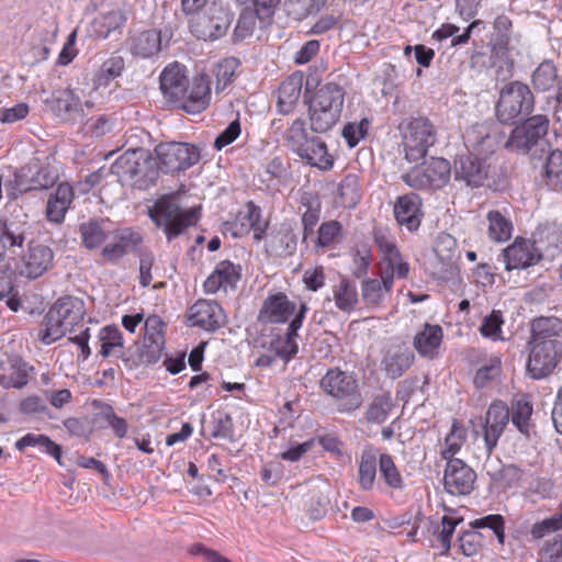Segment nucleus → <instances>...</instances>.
I'll list each match as a JSON object with an SVG mask.
<instances>
[{"mask_svg":"<svg viewBox=\"0 0 562 562\" xmlns=\"http://www.w3.org/2000/svg\"><path fill=\"white\" fill-rule=\"evenodd\" d=\"M463 139L471 153L459 156L454 161V178L469 187L479 188L487 177V167L481 157L495 150L496 140L487 123L472 125L465 131Z\"/></svg>","mask_w":562,"mask_h":562,"instance_id":"f257e3e1","label":"nucleus"},{"mask_svg":"<svg viewBox=\"0 0 562 562\" xmlns=\"http://www.w3.org/2000/svg\"><path fill=\"white\" fill-rule=\"evenodd\" d=\"M85 303L75 296L60 297L46 313L38 338L50 345L67 333H71L85 317Z\"/></svg>","mask_w":562,"mask_h":562,"instance_id":"f03ea898","label":"nucleus"},{"mask_svg":"<svg viewBox=\"0 0 562 562\" xmlns=\"http://www.w3.org/2000/svg\"><path fill=\"white\" fill-rule=\"evenodd\" d=\"M344 102L345 90L339 85L328 82L318 88L308 101L312 132L322 134L330 131L340 119Z\"/></svg>","mask_w":562,"mask_h":562,"instance_id":"7ed1b4c3","label":"nucleus"},{"mask_svg":"<svg viewBox=\"0 0 562 562\" xmlns=\"http://www.w3.org/2000/svg\"><path fill=\"white\" fill-rule=\"evenodd\" d=\"M286 147L311 167L327 171L334 166V158L329 155L325 142L310 135L305 121L295 119L284 135Z\"/></svg>","mask_w":562,"mask_h":562,"instance_id":"20e7f679","label":"nucleus"},{"mask_svg":"<svg viewBox=\"0 0 562 562\" xmlns=\"http://www.w3.org/2000/svg\"><path fill=\"white\" fill-rule=\"evenodd\" d=\"M549 120L543 115L529 117L522 125L516 126L506 148L518 154L529 155L532 160H542L549 153L550 144L546 138Z\"/></svg>","mask_w":562,"mask_h":562,"instance_id":"39448f33","label":"nucleus"},{"mask_svg":"<svg viewBox=\"0 0 562 562\" xmlns=\"http://www.w3.org/2000/svg\"><path fill=\"white\" fill-rule=\"evenodd\" d=\"M319 387L334 401L339 413L350 414L362 405L358 380L351 372L329 369L321 379Z\"/></svg>","mask_w":562,"mask_h":562,"instance_id":"423d86ee","label":"nucleus"},{"mask_svg":"<svg viewBox=\"0 0 562 562\" xmlns=\"http://www.w3.org/2000/svg\"><path fill=\"white\" fill-rule=\"evenodd\" d=\"M57 178L56 171L46 160L32 158L14 171L13 178L4 183V188L9 198L14 200L29 191L45 190L53 187Z\"/></svg>","mask_w":562,"mask_h":562,"instance_id":"0eeeda50","label":"nucleus"},{"mask_svg":"<svg viewBox=\"0 0 562 562\" xmlns=\"http://www.w3.org/2000/svg\"><path fill=\"white\" fill-rule=\"evenodd\" d=\"M199 211L198 207L182 211L177 199L162 196L155 203L150 211V217L158 227L164 229L167 239L170 241L182 234L186 228L196 223Z\"/></svg>","mask_w":562,"mask_h":562,"instance_id":"6e6552de","label":"nucleus"},{"mask_svg":"<svg viewBox=\"0 0 562 562\" xmlns=\"http://www.w3.org/2000/svg\"><path fill=\"white\" fill-rule=\"evenodd\" d=\"M405 159L409 162L426 157L436 143V131L427 117H411L400 125Z\"/></svg>","mask_w":562,"mask_h":562,"instance_id":"1a4fd4ad","label":"nucleus"},{"mask_svg":"<svg viewBox=\"0 0 562 562\" xmlns=\"http://www.w3.org/2000/svg\"><path fill=\"white\" fill-rule=\"evenodd\" d=\"M533 109V95L529 87L519 81H514L501 91L496 105V115L503 123L514 122L518 117H525Z\"/></svg>","mask_w":562,"mask_h":562,"instance_id":"9d476101","label":"nucleus"},{"mask_svg":"<svg viewBox=\"0 0 562 562\" xmlns=\"http://www.w3.org/2000/svg\"><path fill=\"white\" fill-rule=\"evenodd\" d=\"M451 175L447 159L431 157L402 176L403 181L415 190H437L445 187Z\"/></svg>","mask_w":562,"mask_h":562,"instance_id":"9b49d317","label":"nucleus"},{"mask_svg":"<svg viewBox=\"0 0 562 562\" xmlns=\"http://www.w3.org/2000/svg\"><path fill=\"white\" fill-rule=\"evenodd\" d=\"M156 160L164 172L187 170L201 158L199 147L188 143H161L155 147Z\"/></svg>","mask_w":562,"mask_h":562,"instance_id":"f8f14e48","label":"nucleus"},{"mask_svg":"<svg viewBox=\"0 0 562 562\" xmlns=\"http://www.w3.org/2000/svg\"><path fill=\"white\" fill-rule=\"evenodd\" d=\"M530 345L527 371L532 379L540 380L555 369L562 357V344L557 339H547Z\"/></svg>","mask_w":562,"mask_h":562,"instance_id":"ddd939ff","label":"nucleus"},{"mask_svg":"<svg viewBox=\"0 0 562 562\" xmlns=\"http://www.w3.org/2000/svg\"><path fill=\"white\" fill-rule=\"evenodd\" d=\"M375 244L382 255L380 262V278L394 284V279H405L409 273V265L403 260L395 243L384 233H378Z\"/></svg>","mask_w":562,"mask_h":562,"instance_id":"4468645a","label":"nucleus"},{"mask_svg":"<svg viewBox=\"0 0 562 562\" xmlns=\"http://www.w3.org/2000/svg\"><path fill=\"white\" fill-rule=\"evenodd\" d=\"M307 310V305L305 303H301L297 313L289 323L285 333L271 339L269 350L276 358H279L284 362H289L297 353V330L302 327Z\"/></svg>","mask_w":562,"mask_h":562,"instance_id":"2eb2a0df","label":"nucleus"},{"mask_svg":"<svg viewBox=\"0 0 562 562\" xmlns=\"http://www.w3.org/2000/svg\"><path fill=\"white\" fill-rule=\"evenodd\" d=\"M211 100V87L209 77L204 74L188 80L182 100H176L175 106L190 114H196L207 108Z\"/></svg>","mask_w":562,"mask_h":562,"instance_id":"dca6fc26","label":"nucleus"},{"mask_svg":"<svg viewBox=\"0 0 562 562\" xmlns=\"http://www.w3.org/2000/svg\"><path fill=\"white\" fill-rule=\"evenodd\" d=\"M225 318L222 306L213 300L200 299L188 311L190 325L205 331L217 330L225 324Z\"/></svg>","mask_w":562,"mask_h":562,"instance_id":"f3484780","label":"nucleus"},{"mask_svg":"<svg viewBox=\"0 0 562 562\" xmlns=\"http://www.w3.org/2000/svg\"><path fill=\"white\" fill-rule=\"evenodd\" d=\"M476 473L461 459L447 462L443 475L445 490L451 495H468L474 488Z\"/></svg>","mask_w":562,"mask_h":562,"instance_id":"a211bd4d","label":"nucleus"},{"mask_svg":"<svg viewBox=\"0 0 562 562\" xmlns=\"http://www.w3.org/2000/svg\"><path fill=\"white\" fill-rule=\"evenodd\" d=\"M505 269H527L541 259L533 239L516 237L514 243L506 247L503 252Z\"/></svg>","mask_w":562,"mask_h":562,"instance_id":"6ab92c4d","label":"nucleus"},{"mask_svg":"<svg viewBox=\"0 0 562 562\" xmlns=\"http://www.w3.org/2000/svg\"><path fill=\"white\" fill-rule=\"evenodd\" d=\"M296 304L284 293L277 292L269 294L259 311L258 319L263 324H284L294 318Z\"/></svg>","mask_w":562,"mask_h":562,"instance_id":"aec40b11","label":"nucleus"},{"mask_svg":"<svg viewBox=\"0 0 562 562\" xmlns=\"http://www.w3.org/2000/svg\"><path fill=\"white\" fill-rule=\"evenodd\" d=\"M509 417V409L503 402H494L490 405L483 426V439L487 454H491L497 446V441L508 424Z\"/></svg>","mask_w":562,"mask_h":562,"instance_id":"412c9836","label":"nucleus"},{"mask_svg":"<svg viewBox=\"0 0 562 562\" xmlns=\"http://www.w3.org/2000/svg\"><path fill=\"white\" fill-rule=\"evenodd\" d=\"M239 279L240 267L228 260H223L216 265L214 271L204 281L203 288L210 294H215L221 290L227 292L229 289L236 288Z\"/></svg>","mask_w":562,"mask_h":562,"instance_id":"4be33fe9","label":"nucleus"},{"mask_svg":"<svg viewBox=\"0 0 562 562\" xmlns=\"http://www.w3.org/2000/svg\"><path fill=\"white\" fill-rule=\"evenodd\" d=\"M188 80L186 67L179 63L169 64L160 74V90L172 105L182 100Z\"/></svg>","mask_w":562,"mask_h":562,"instance_id":"5701e85b","label":"nucleus"},{"mask_svg":"<svg viewBox=\"0 0 562 562\" xmlns=\"http://www.w3.org/2000/svg\"><path fill=\"white\" fill-rule=\"evenodd\" d=\"M162 46L161 31L157 29L135 30L128 37V49L133 56L151 58Z\"/></svg>","mask_w":562,"mask_h":562,"instance_id":"b1692460","label":"nucleus"},{"mask_svg":"<svg viewBox=\"0 0 562 562\" xmlns=\"http://www.w3.org/2000/svg\"><path fill=\"white\" fill-rule=\"evenodd\" d=\"M422 199L416 193H408L397 198L394 204L396 222L409 232L418 229L422 223Z\"/></svg>","mask_w":562,"mask_h":562,"instance_id":"393cba45","label":"nucleus"},{"mask_svg":"<svg viewBox=\"0 0 562 562\" xmlns=\"http://www.w3.org/2000/svg\"><path fill=\"white\" fill-rule=\"evenodd\" d=\"M53 259L54 252L48 246L30 244L27 252L23 257L22 274L30 279H36L52 267Z\"/></svg>","mask_w":562,"mask_h":562,"instance_id":"a878e982","label":"nucleus"},{"mask_svg":"<svg viewBox=\"0 0 562 562\" xmlns=\"http://www.w3.org/2000/svg\"><path fill=\"white\" fill-rule=\"evenodd\" d=\"M532 239L540 258L543 256L554 258L562 252V228L557 224L538 227Z\"/></svg>","mask_w":562,"mask_h":562,"instance_id":"bb28decb","label":"nucleus"},{"mask_svg":"<svg viewBox=\"0 0 562 562\" xmlns=\"http://www.w3.org/2000/svg\"><path fill=\"white\" fill-rule=\"evenodd\" d=\"M304 76L301 71L290 75L279 87L278 110L281 114L291 113L302 93Z\"/></svg>","mask_w":562,"mask_h":562,"instance_id":"cd10ccee","label":"nucleus"},{"mask_svg":"<svg viewBox=\"0 0 562 562\" xmlns=\"http://www.w3.org/2000/svg\"><path fill=\"white\" fill-rule=\"evenodd\" d=\"M443 338L442 328L439 325L425 324L414 337V348L425 358L434 359Z\"/></svg>","mask_w":562,"mask_h":562,"instance_id":"c85d7f7f","label":"nucleus"},{"mask_svg":"<svg viewBox=\"0 0 562 562\" xmlns=\"http://www.w3.org/2000/svg\"><path fill=\"white\" fill-rule=\"evenodd\" d=\"M335 306L342 313H351L359 303V293L357 284L353 280L346 277L341 278L338 283L331 286V297Z\"/></svg>","mask_w":562,"mask_h":562,"instance_id":"c756f323","label":"nucleus"},{"mask_svg":"<svg viewBox=\"0 0 562 562\" xmlns=\"http://www.w3.org/2000/svg\"><path fill=\"white\" fill-rule=\"evenodd\" d=\"M414 353L404 346L391 347L382 359V368L392 379L400 378L414 362Z\"/></svg>","mask_w":562,"mask_h":562,"instance_id":"7c9ffc66","label":"nucleus"},{"mask_svg":"<svg viewBox=\"0 0 562 562\" xmlns=\"http://www.w3.org/2000/svg\"><path fill=\"white\" fill-rule=\"evenodd\" d=\"M74 191L68 183H59L53 194H50L47 206L46 216L49 222L61 223L72 202Z\"/></svg>","mask_w":562,"mask_h":562,"instance_id":"2f4dec72","label":"nucleus"},{"mask_svg":"<svg viewBox=\"0 0 562 562\" xmlns=\"http://www.w3.org/2000/svg\"><path fill=\"white\" fill-rule=\"evenodd\" d=\"M541 168V176L546 186L551 190L562 188V151L560 149L551 150L543 156L542 160L535 161V168Z\"/></svg>","mask_w":562,"mask_h":562,"instance_id":"473e14b6","label":"nucleus"},{"mask_svg":"<svg viewBox=\"0 0 562 562\" xmlns=\"http://www.w3.org/2000/svg\"><path fill=\"white\" fill-rule=\"evenodd\" d=\"M361 297L370 308L381 307L385 299L391 294L393 284L385 279H363L361 281Z\"/></svg>","mask_w":562,"mask_h":562,"instance_id":"72a5a7b5","label":"nucleus"},{"mask_svg":"<svg viewBox=\"0 0 562 562\" xmlns=\"http://www.w3.org/2000/svg\"><path fill=\"white\" fill-rule=\"evenodd\" d=\"M143 155V149L126 150L111 167V171L115 175L122 183H130L133 186L135 180V173L138 166H143V161H139V157Z\"/></svg>","mask_w":562,"mask_h":562,"instance_id":"f704fd0d","label":"nucleus"},{"mask_svg":"<svg viewBox=\"0 0 562 562\" xmlns=\"http://www.w3.org/2000/svg\"><path fill=\"white\" fill-rule=\"evenodd\" d=\"M109 224V220H90L80 224L79 232L83 246L90 250L102 246L108 239Z\"/></svg>","mask_w":562,"mask_h":562,"instance_id":"c9c22d12","label":"nucleus"},{"mask_svg":"<svg viewBox=\"0 0 562 562\" xmlns=\"http://www.w3.org/2000/svg\"><path fill=\"white\" fill-rule=\"evenodd\" d=\"M378 461L375 448L367 447L363 449L358 464L359 485L363 491H370L374 486Z\"/></svg>","mask_w":562,"mask_h":562,"instance_id":"e433bc0d","label":"nucleus"},{"mask_svg":"<svg viewBox=\"0 0 562 562\" xmlns=\"http://www.w3.org/2000/svg\"><path fill=\"white\" fill-rule=\"evenodd\" d=\"M486 225L488 237L496 243H504L512 237L513 223L506 214L498 210L487 212Z\"/></svg>","mask_w":562,"mask_h":562,"instance_id":"4c0bfd02","label":"nucleus"},{"mask_svg":"<svg viewBox=\"0 0 562 562\" xmlns=\"http://www.w3.org/2000/svg\"><path fill=\"white\" fill-rule=\"evenodd\" d=\"M30 366L20 358L9 361L8 370L0 374V385L4 389H22L27 383Z\"/></svg>","mask_w":562,"mask_h":562,"instance_id":"58836bf2","label":"nucleus"},{"mask_svg":"<svg viewBox=\"0 0 562 562\" xmlns=\"http://www.w3.org/2000/svg\"><path fill=\"white\" fill-rule=\"evenodd\" d=\"M266 247L273 256H289L296 248V236L290 228H281L267 239Z\"/></svg>","mask_w":562,"mask_h":562,"instance_id":"ea45409f","label":"nucleus"},{"mask_svg":"<svg viewBox=\"0 0 562 562\" xmlns=\"http://www.w3.org/2000/svg\"><path fill=\"white\" fill-rule=\"evenodd\" d=\"M165 348L162 331L156 330L153 334H145L144 344L139 351V361L144 364H154L159 361Z\"/></svg>","mask_w":562,"mask_h":562,"instance_id":"a19ab883","label":"nucleus"},{"mask_svg":"<svg viewBox=\"0 0 562 562\" xmlns=\"http://www.w3.org/2000/svg\"><path fill=\"white\" fill-rule=\"evenodd\" d=\"M562 333V321L557 317H539L531 324V340L535 344L540 340L555 339Z\"/></svg>","mask_w":562,"mask_h":562,"instance_id":"79ce46f5","label":"nucleus"},{"mask_svg":"<svg viewBox=\"0 0 562 562\" xmlns=\"http://www.w3.org/2000/svg\"><path fill=\"white\" fill-rule=\"evenodd\" d=\"M491 60L492 66L495 68L496 78L498 80H506L507 78L512 77L514 60L506 44L497 43L493 46Z\"/></svg>","mask_w":562,"mask_h":562,"instance_id":"37998d69","label":"nucleus"},{"mask_svg":"<svg viewBox=\"0 0 562 562\" xmlns=\"http://www.w3.org/2000/svg\"><path fill=\"white\" fill-rule=\"evenodd\" d=\"M531 81L538 91H549L559 86L560 81L554 64L550 60L542 61L532 72Z\"/></svg>","mask_w":562,"mask_h":562,"instance_id":"c03bdc74","label":"nucleus"},{"mask_svg":"<svg viewBox=\"0 0 562 562\" xmlns=\"http://www.w3.org/2000/svg\"><path fill=\"white\" fill-rule=\"evenodd\" d=\"M143 166H138L135 173L133 186L138 189H145L154 183L158 177V162L154 159L147 150L143 149V155L139 157Z\"/></svg>","mask_w":562,"mask_h":562,"instance_id":"a18cd8bd","label":"nucleus"},{"mask_svg":"<svg viewBox=\"0 0 562 562\" xmlns=\"http://www.w3.org/2000/svg\"><path fill=\"white\" fill-rule=\"evenodd\" d=\"M100 355L108 358L114 355L117 349L123 348L122 333L115 325H108L101 328L99 333Z\"/></svg>","mask_w":562,"mask_h":562,"instance_id":"49530a36","label":"nucleus"},{"mask_svg":"<svg viewBox=\"0 0 562 562\" xmlns=\"http://www.w3.org/2000/svg\"><path fill=\"white\" fill-rule=\"evenodd\" d=\"M393 408V401L390 393H382L374 396L369 405L366 417L368 422L374 424L384 423Z\"/></svg>","mask_w":562,"mask_h":562,"instance_id":"de8ad7c7","label":"nucleus"},{"mask_svg":"<svg viewBox=\"0 0 562 562\" xmlns=\"http://www.w3.org/2000/svg\"><path fill=\"white\" fill-rule=\"evenodd\" d=\"M379 470L385 484L392 490H403L404 480L394 463L392 456L382 453L379 456Z\"/></svg>","mask_w":562,"mask_h":562,"instance_id":"09e8293b","label":"nucleus"},{"mask_svg":"<svg viewBox=\"0 0 562 562\" xmlns=\"http://www.w3.org/2000/svg\"><path fill=\"white\" fill-rule=\"evenodd\" d=\"M467 438V430L459 423L453 422L450 432L445 438V445L441 456L447 462L456 459L454 456L460 451Z\"/></svg>","mask_w":562,"mask_h":562,"instance_id":"8fccbe9b","label":"nucleus"},{"mask_svg":"<svg viewBox=\"0 0 562 562\" xmlns=\"http://www.w3.org/2000/svg\"><path fill=\"white\" fill-rule=\"evenodd\" d=\"M238 66L239 60L235 57L224 58L215 65L213 72L216 79L215 91L217 93L232 82Z\"/></svg>","mask_w":562,"mask_h":562,"instance_id":"3c124183","label":"nucleus"},{"mask_svg":"<svg viewBox=\"0 0 562 562\" xmlns=\"http://www.w3.org/2000/svg\"><path fill=\"white\" fill-rule=\"evenodd\" d=\"M338 191L344 206L355 207L361 199L358 176L355 173L346 175L339 183Z\"/></svg>","mask_w":562,"mask_h":562,"instance_id":"603ef678","label":"nucleus"},{"mask_svg":"<svg viewBox=\"0 0 562 562\" xmlns=\"http://www.w3.org/2000/svg\"><path fill=\"white\" fill-rule=\"evenodd\" d=\"M462 521L461 518L451 517V516H442L441 518V529L437 535V548L440 549L439 554L442 557H447L451 549V539L454 533L457 526Z\"/></svg>","mask_w":562,"mask_h":562,"instance_id":"864d4df0","label":"nucleus"},{"mask_svg":"<svg viewBox=\"0 0 562 562\" xmlns=\"http://www.w3.org/2000/svg\"><path fill=\"white\" fill-rule=\"evenodd\" d=\"M211 437L216 439H232L234 424L232 416L223 411H216L211 416Z\"/></svg>","mask_w":562,"mask_h":562,"instance_id":"5fc2aeb1","label":"nucleus"},{"mask_svg":"<svg viewBox=\"0 0 562 562\" xmlns=\"http://www.w3.org/2000/svg\"><path fill=\"white\" fill-rule=\"evenodd\" d=\"M531 415L532 405L527 400H518L513 404L512 423L524 435L529 434Z\"/></svg>","mask_w":562,"mask_h":562,"instance_id":"6e6d98bb","label":"nucleus"},{"mask_svg":"<svg viewBox=\"0 0 562 562\" xmlns=\"http://www.w3.org/2000/svg\"><path fill=\"white\" fill-rule=\"evenodd\" d=\"M437 258L445 265L451 266L456 259L457 240L450 234H439L434 248Z\"/></svg>","mask_w":562,"mask_h":562,"instance_id":"4d7b16f0","label":"nucleus"},{"mask_svg":"<svg viewBox=\"0 0 562 562\" xmlns=\"http://www.w3.org/2000/svg\"><path fill=\"white\" fill-rule=\"evenodd\" d=\"M502 360L498 356L491 357L481 368L477 369L473 383L477 389L485 387L501 373Z\"/></svg>","mask_w":562,"mask_h":562,"instance_id":"13d9d810","label":"nucleus"},{"mask_svg":"<svg viewBox=\"0 0 562 562\" xmlns=\"http://www.w3.org/2000/svg\"><path fill=\"white\" fill-rule=\"evenodd\" d=\"M504 324L503 315L499 311L493 310L488 315H486L480 325V334L490 338L494 341L503 340L502 337V326Z\"/></svg>","mask_w":562,"mask_h":562,"instance_id":"bf43d9fd","label":"nucleus"},{"mask_svg":"<svg viewBox=\"0 0 562 562\" xmlns=\"http://www.w3.org/2000/svg\"><path fill=\"white\" fill-rule=\"evenodd\" d=\"M326 0H286V11L296 20H302L310 14L318 12Z\"/></svg>","mask_w":562,"mask_h":562,"instance_id":"052dcab7","label":"nucleus"},{"mask_svg":"<svg viewBox=\"0 0 562 562\" xmlns=\"http://www.w3.org/2000/svg\"><path fill=\"white\" fill-rule=\"evenodd\" d=\"M113 240L122 249L124 255L130 252H138L143 243V237L139 233L132 228H122L116 231Z\"/></svg>","mask_w":562,"mask_h":562,"instance_id":"680f3d73","label":"nucleus"},{"mask_svg":"<svg viewBox=\"0 0 562 562\" xmlns=\"http://www.w3.org/2000/svg\"><path fill=\"white\" fill-rule=\"evenodd\" d=\"M370 122L362 119L359 122H350L342 128L341 135L350 148L356 147L363 139L369 131Z\"/></svg>","mask_w":562,"mask_h":562,"instance_id":"e2e57ef3","label":"nucleus"},{"mask_svg":"<svg viewBox=\"0 0 562 562\" xmlns=\"http://www.w3.org/2000/svg\"><path fill=\"white\" fill-rule=\"evenodd\" d=\"M342 225L335 220L327 221L321 224L317 231V238L315 240L316 248H326L334 244L336 238L341 234Z\"/></svg>","mask_w":562,"mask_h":562,"instance_id":"0e129e2a","label":"nucleus"},{"mask_svg":"<svg viewBox=\"0 0 562 562\" xmlns=\"http://www.w3.org/2000/svg\"><path fill=\"white\" fill-rule=\"evenodd\" d=\"M124 69V59L121 56H112L106 59L98 75H97V83L99 86L106 85L110 80H113L121 76Z\"/></svg>","mask_w":562,"mask_h":562,"instance_id":"69168bd1","label":"nucleus"},{"mask_svg":"<svg viewBox=\"0 0 562 562\" xmlns=\"http://www.w3.org/2000/svg\"><path fill=\"white\" fill-rule=\"evenodd\" d=\"M55 109L58 115H66L81 111L82 104L79 95L72 90H64L56 98Z\"/></svg>","mask_w":562,"mask_h":562,"instance_id":"338daca9","label":"nucleus"},{"mask_svg":"<svg viewBox=\"0 0 562 562\" xmlns=\"http://www.w3.org/2000/svg\"><path fill=\"white\" fill-rule=\"evenodd\" d=\"M100 415L112 428L117 438H124L126 436L128 431L127 422L123 417L117 416L111 405L103 404Z\"/></svg>","mask_w":562,"mask_h":562,"instance_id":"774afa93","label":"nucleus"}]
</instances>
